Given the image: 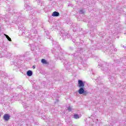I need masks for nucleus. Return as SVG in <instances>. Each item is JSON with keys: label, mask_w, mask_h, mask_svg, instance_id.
<instances>
[{"label": "nucleus", "mask_w": 126, "mask_h": 126, "mask_svg": "<svg viewBox=\"0 0 126 126\" xmlns=\"http://www.w3.org/2000/svg\"><path fill=\"white\" fill-rule=\"evenodd\" d=\"M79 94H84V95H86L87 94V92L84 90V88H80L78 90Z\"/></svg>", "instance_id": "f257e3e1"}, {"label": "nucleus", "mask_w": 126, "mask_h": 126, "mask_svg": "<svg viewBox=\"0 0 126 126\" xmlns=\"http://www.w3.org/2000/svg\"><path fill=\"white\" fill-rule=\"evenodd\" d=\"M56 47H57V50L55 49V51H53V53L54 54L55 56L60 53V46L58 45V43H56Z\"/></svg>", "instance_id": "f03ea898"}, {"label": "nucleus", "mask_w": 126, "mask_h": 126, "mask_svg": "<svg viewBox=\"0 0 126 126\" xmlns=\"http://www.w3.org/2000/svg\"><path fill=\"white\" fill-rule=\"evenodd\" d=\"M84 82H83V81L81 80H79L78 81V87L80 88H83L84 87Z\"/></svg>", "instance_id": "7ed1b4c3"}, {"label": "nucleus", "mask_w": 126, "mask_h": 126, "mask_svg": "<svg viewBox=\"0 0 126 126\" xmlns=\"http://www.w3.org/2000/svg\"><path fill=\"white\" fill-rule=\"evenodd\" d=\"M25 7H26L28 10H32V9H31V7L29 6L28 5V1L27 0L25 2Z\"/></svg>", "instance_id": "20e7f679"}, {"label": "nucleus", "mask_w": 126, "mask_h": 126, "mask_svg": "<svg viewBox=\"0 0 126 126\" xmlns=\"http://www.w3.org/2000/svg\"><path fill=\"white\" fill-rule=\"evenodd\" d=\"M61 33H60V36H62V37H66L68 34L66 33L64 31H61Z\"/></svg>", "instance_id": "39448f33"}, {"label": "nucleus", "mask_w": 126, "mask_h": 126, "mask_svg": "<svg viewBox=\"0 0 126 126\" xmlns=\"http://www.w3.org/2000/svg\"><path fill=\"white\" fill-rule=\"evenodd\" d=\"M52 16H54V17L60 16V13L57 11H54L53 12L52 14Z\"/></svg>", "instance_id": "423d86ee"}, {"label": "nucleus", "mask_w": 126, "mask_h": 126, "mask_svg": "<svg viewBox=\"0 0 126 126\" xmlns=\"http://www.w3.org/2000/svg\"><path fill=\"white\" fill-rule=\"evenodd\" d=\"M10 116L8 114H5L3 116V119L5 121H8L9 120Z\"/></svg>", "instance_id": "0eeeda50"}, {"label": "nucleus", "mask_w": 126, "mask_h": 126, "mask_svg": "<svg viewBox=\"0 0 126 126\" xmlns=\"http://www.w3.org/2000/svg\"><path fill=\"white\" fill-rule=\"evenodd\" d=\"M27 74L28 76H32L33 75V72H32L31 70H28L27 72Z\"/></svg>", "instance_id": "6e6552de"}, {"label": "nucleus", "mask_w": 126, "mask_h": 126, "mask_svg": "<svg viewBox=\"0 0 126 126\" xmlns=\"http://www.w3.org/2000/svg\"><path fill=\"white\" fill-rule=\"evenodd\" d=\"M31 51H35V45L34 44H31L30 45Z\"/></svg>", "instance_id": "1a4fd4ad"}, {"label": "nucleus", "mask_w": 126, "mask_h": 126, "mask_svg": "<svg viewBox=\"0 0 126 126\" xmlns=\"http://www.w3.org/2000/svg\"><path fill=\"white\" fill-rule=\"evenodd\" d=\"M73 118H74V119H75L76 120H77V119H79V118H80L79 115L74 114L73 115Z\"/></svg>", "instance_id": "9d476101"}, {"label": "nucleus", "mask_w": 126, "mask_h": 126, "mask_svg": "<svg viewBox=\"0 0 126 126\" xmlns=\"http://www.w3.org/2000/svg\"><path fill=\"white\" fill-rule=\"evenodd\" d=\"M41 63L44 64H48V62L44 59L41 60Z\"/></svg>", "instance_id": "9b49d317"}, {"label": "nucleus", "mask_w": 126, "mask_h": 126, "mask_svg": "<svg viewBox=\"0 0 126 126\" xmlns=\"http://www.w3.org/2000/svg\"><path fill=\"white\" fill-rule=\"evenodd\" d=\"M5 36L8 41H11V38L8 35L5 34Z\"/></svg>", "instance_id": "f8f14e48"}, {"label": "nucleus", "mask_w": 126, "mask_h": 126, "mask_svg": "<svg viewBox=\"0 0 126 126\" xmlns=\"http://www.w3.org/2000/svg\"><path fill=\"white\" fill-rule=\"evenodd\" d=\"M67 110L68 112H71V111H72V107H71V106H69L67 107Z\"/></svg>", "instance_id": "ddd939ff"}, {"label": "nucleus", "mask_w": 126, "mask_h": 126, "mask_svg": "<svg viewBox=\"0 0 126 126\" xmlns=\"http://www.w3.org/2000/svg\"><path fill=\"white\" fill-rule=\"evenodd\" d=\"M20 33H21V35H23V34L25 33V31H22V30H20Z\"/></svg>", "instance_id": "4468645a"}, {"label": "nucleus", "mask_w": 126, "mask_h": 126, "mask_svg": "<svg viewBox=\"0 0 126 126\" xmlns=\"http://www.w3.org/2000/svg\"><path fill=\"white\" fill-rule=\"evenodd\" d=\"M79 13H80L81 14H83V13H84V12L83 11V10H82V9L80 10Z\"/></svg>", "instance_id": "2eb2a0df"}, {"label": "nucleus", "mask_w": 126, "mask_h": 126, "mask_svg": "<svg viewBox=\"0 0 126 126\" xmlns=\"http://www.w3.org/2000/svg\"><path fill=\"white\" fill-rule=\"evenodd\" d=\"M32 25L34 27H35V26H37V22H34L32 24Z\"/></svg>", "instance_id": "dca6fc26"}, {"label": "nucleus", "mask_w": 126, "mask_h": 126, "mask_svg": "<svg viewBox=\"0 0 126 126\" xmlns=\"http://www.w3.org/2000/svg\"><path fill=\"white\" fill-rule=\"evenodd\" d=\"M34 125H35V126H39V123H37V122H35V123H34Z\"/></svg>", "instance_id": "f3484780"}, {"label": "nucleus", "mask_w": 126, "mask_h": 126, "mask_svg": "<svg viewBox=\"0 0 126 126\" xmlns=\"http://www.w3.org/2000/svg\"><path fill=\"white\" fill-rule=\"evenodd\" d=\"M34 33H37V31L36 30H34Z\"/></svg>", "instance_id": "a211bd4d"}, {"label": "nucleus", "mask_w": 126, "mask_h": 126, "mask_svg": "<svg viewBox=\"0 0 126 126\" xmlns=\"http://www.w3.org/2000/svg\"><path fill=\"white\" fill-rule=\"evenodd\" d=\"M36 67L35 66H32V68H35Z\"/></svg>", "instance_id": "6ab92c4d"}, {"label": "nucleus", "mask_w": 126, "mask_h": 126, "mask_svg": "<svg viewBox=\"0 0 126 126\" xmlns=\"http://www.w3.org/2000/svg\"><path fill=\"white\" fill-rule=\"evenodd\" d=\"M104 70H105V71H106V70H107V69H104Z\"/></svg>", "instance_id": "aec40b11"}, {"label": "nucleus", "mask_w": 126, "mask_h": 126, "mask_svg": "<svg viewBox=\"0 0 126 126\" xmlns=\"http://www.w3.org/2000/svg\"><path fill=\"white\" fill-rule=\"evenodd\" d=\"M123 47L125 48V46H123Z\"/></svg>", "instance_id": "412c9836"}, {"label": "nucleus", "mask_w": 126, "mask_h": 126, "mask_svg": "<svg viewBox=\"0 0 126 126\" xmlns=\"http://www.w3.org/2000/svg\"><path fill=\"white\" fill-rule=\"evenodd\" d=\"M53 44H54V42H53Z\"/></svg>", "instance_id": "4be33fe9"}, {"label": "nucleus", "mask_w": 126, "mask_h": 126, "mask_svg": "<svg viewBox=\"0 0 126 126\" xmlns=\"http://www.w3.org/2000/svg\"><path fill=\"white\" fill-rule=\"evenodd\" d=\"M110 80V81H112L111 80Z\"/></svg>", "instance_id": "5701e85b"}, {"label": "nucleus", "mask_w": 126, "mask_h": 126, "mask_svg": "<svg viewBox=\"0 0 126 126\" xmlns=\"http://www.w3.org/2000/svg\"><path fill=\"white\" fill-rule=\"evenodd\" d=\"M55 47H57V46H56V45H55Z\"/></svg>", "instance_id": "b1692460"}, {"label": "nucleus", "mask_w": 126, "mask_h": 126, "mask_svg": "<svg viewBox=\"0 0 126 126\" xmlns=\"http://www.w3.org/2000/svg\"><path fill=\"white\" fill-rule=\"evenodd\" d=\"M0 116H1V115H0Z\"/></svg>", "instance_id": "393cba45"}]
</instances>
